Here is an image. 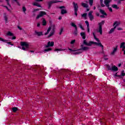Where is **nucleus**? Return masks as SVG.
<instances>
[{"label": "nucleus", "instance_id": "1", "mask_svg": "<svg viewBox=\"0 0 125 125\" xmlns=\"http://www.w3.org/2000/svg\"><path fill=\"white\" fill-rule=\"evenodd\" d=\"M57 8H59L61 10V13L62 15H64V14H67V12L66 9V7L65 6H62L60 7H57Z\"/></svg>", "mask_w": 125, "mask_h": 125}, {"label": "nucleus", "instance_id": "2", "mask_svg": "<svg viewBox=\"0 0 125 125\" xmlns=\"http://www.w3.org/2000/svg\"><path fill=\"white\" fill-rule=\"evenodd\" d=\"M21 45L22 47V49L23 50H28L29 48V44L27 42H21Z\"/></svg>", "mask_w": 125, "mask_h": 125}, {"label": "nucleus", "instance_id": "3", "mask_svg": "<svg viewBox=\"0 0 125 125\" xmlns=\"http://www.w3.org/2000/svg\"><path fill=\"white\" fill-rule=\"evenodd\" d=\"M72 4L74 9L75 15L78 16V10H79V6H78V3L73 2Z\"/></svg>", "mask_w": 125, "mask_h": 125}, {"label": "nucleus", "instance_id": "4", "mask_svg": "<svg viewBox=\"0 0 125 125\" xmlns=\"http://www.w3.org/2000/svg\"><path fill=\"white\" fill-rule=\"evenodd\" d=\"M43 15H46V12L44 11H40L39 12V14L37 15V17H36V19H39V18H41V17H42Z\"/></svg>", "mask_w": 125, "mask_h": 125}, {"label": "nucleus", "instance_id": "5", "mask_svg": "<svg viewBox=\"0 0 125 125\" xmlns=\"http://www.w3.org/2000/svg\"><path fill=\"white\" fill-rule=\"evenodd\" d=\"M92 13H93V11H90L88 14V16L90 21H92V20L94 19V17L93 16V15H92Z\"/></svg>", "mask_w": 125, "mask_h": 125}, {"label": "nucleus", "instance_id": "6", "mask_svg": "<svg viewBox=\"0 0 125 125\" xmlns=\"http://www.w3.org/2000/svg\"><path fill=\"white\" fill-rule=\"evenodd\" d=\"M94 42H90L89 43L86 42V40H84L83 41V44L84 45H87L88 46H90L91 44H93Z\"/></svg>", "mask_w": 125, "mask_h": 125}, {"label": "nucleus", "instance_id": "7", "mask_svg": "<svg viewBox=\"0 0 125 125\" xmlns=\"http://www.w3.org/2000/svg\"><path fill=\"white\" fill-rule=\"evenodd\" d=\"M57 2H62V1H57V0L49 1L48 2L49 8L51 7V5H52V4H53V3H57Z\"/></svg>", "mask_w": 125, "mask_h": 125}, {"label": "nucleus", "instance_id": "8", "mask_svg": "<svg viewBox=\"0 0 125 125\" xmlns=\"http://www.w3.org/2000/svg\"><path fill=\"white\" fill-rule=\"evenodd\" d=\"M54 45V42L49 41L47 43V45H45V48H47V47H49L50 46H53Z\"/></svg>", "mask_w": 125, "mask_h": 125}, {"label": "nucleus", "instance_id": "9", "mask_svg": "<svg viewBox=\"0 0 125 125\" xmlns=\"http://www.w3.org/2000/svg\"><path fill=\"white\" fill-rule=\"evenodd\" d=\"M81 48L79 49V50H83V51H86V50H88V49H89V48L88 47H83V44L81 45Z\"/></svg>", "mask_w": 125, "mask_h": 125}, {"label": "nucleus", "instance_id": "10", "mask_svg": "<svg viewBox=\"0 0 125 125\" xmlns=\"http://www.w3.org/2000/svg\"><path fill=\"white\" fill-rule=\"evenodd\" d=\"M93 44H96V45H98V46H100V47H102V51H103L104 49V46H103V45H102V44L101 43V42H93Z\"/></svg>", "mask_w": 125, "mask_h": 125}, {"label": "nucleus", "instance_id": "11", "mask_svg": "<svg viewBox=\"0 0 125 125\" xmlns=\"http://www.w3.org/2000/svg\"><path fill=\"white\" fill-rule=\"evenodd\" d=\"M111 1H112V0H104V3L105 5V6H106V7H109V6H110V4L109 3H110V2H111Z\"/></svg>", "mask_w": 125, "mask_h": 125}, {"label": "nucleus", "instance_id": "12", "mask_svg": "<svg viewBox=\"0 0 125 125\" xmlns=\"http://www.w3.org/2000/svg\"><path fill=\"white\" fill-rule=\"evenodd\" d=\"M35 35L38 37H42V36H43L42 32H38L37 31H35Z\"/></svg>", "mask_w": 125, "mask_h": 125}, {"label": "nucleus", "instance_id": "13", "mask_svg": "<svg viewBox=\"0 0 125 125\" xmlns=\"http://www.w3.org/2000/svg\"><path fill=\"white\" fill-rule=\"evenodd\" d=\"M120 48H122V51H124L125 49V42H122L120 44Z\"/></svg>", "mask_w": 125, "mask_h": 125}, {"label": "nucleus", "instance_id": "14", "mask_svg": "<svg viewBox=\"0 0 125 125\" xmlns=\"http://www.w3.org/2000/svg\"><path fill=\"white\" fill-rule=\"evenodd\" d=\"M118 50V45H116L115 48H114L113 51L111 52V55H114L116 52H117V51Z\"/></svg>", "mask_w": 125, "mask_h": 125}, {"label": "nucleus", "instance_id": "15", "mask_svg": "<svg viewBox=\"0 0 125 125\" xmlns=\"http://www.w3.org/2000/svg\"><path fill=\"white\" fill-rule=\"evenodd\" d=\"M118 70H119V68L115 65L113 66L111 68V71H113L114 72H117Z\"/></svg>", "mask_w": 125, "mask_h": 125}, {"label": "nucleus", "instance_id": "16", "mask_svg": "<svg viewBox=\"0 0 125 125\" xmlns=\"http://www.w3.org/2000/svg\"><path fill=\"white\" fill-rule=\"evenodd\" d=\"M99 11L101 14H103V15H104L105 16H107V13H105V11L104 10H102L101 9H99Z\"/></svg>", "mask_w": 125, "mask_h": 125}, {"label": "nucleus", "instance_id": "17", "mask_svg": "<svg viewBox=\"0 0 125 125\" xmlns=\"http://www.w3.org/2000/svg\"><path fill=\"white\" fill-rule=\"evenodd\" d=\"M98 30H97L98 33H100V35H102L103 31L102 30V27L101 26H99Z\"/></svg>", "mask_w": 125, "mask_h": 125}, {"label": "nucleus", "instance_id": "18", "mask_svg": "<svg viewBox=\"0 0 125 125\" xmlns=\"http://www.w3.org/2000/svg\"><path fill=\"white\" fill-rule=\"evenodd\" d=\"M81 37H82V39L83 40H85V38H86L85 33H84V32L81 33Z\"/></svg>", "mask_w": 125, "mask_h": 125}, {"label": "nucleus", "instance_id": "19", "mask_svg": "<svg viewBox=\"0 0 125 125\" xmlns=\"http://www.w3.org/2000/svg\"><path fill=\"white\" fill-rule=\"evenodd\" d=\"M116 28H117V26H114V28H111L108 32V34H112V33H113V32L115 31V29H116Z\"/></svg>", "mask_w": 125, "mask_h": 125}, {"label": "nucleus", "instance_id": "20", "mask_svg": "<svg viewBox=\"0 0 125 125\" xmlns=\"http://www.w3.org/2000/svg\"><path fill=\"white\" fill-rule=\"evenodd\" d=\"M51 30V26H49L47 30L46 33H45V36H46V35H48L49 34V32Z\"/></svg>", "mask_w": 125, "mask_h": 125}, {"label": "nucleus", "instance_id": "21", "mask_svg": "<svg viewBox=\"0 0 125 125\" xmlns=\"http://www.w3.org/2000/svg\"><path fill=\"white\" fill-rule=\"evenodd\" d=\"M81 5L83 6V7H85L86 8H87V7H88V5L83 2L81 3Z\"/></svg>", "mask_w": 125, "mask_h": 125}, {"label": "nucleus", "instance_id": "22", "mask_svg": "<svg viewBox=\"0 0 125 125\" xmlns=\"http://www.w3.org/2000/svg\"><path fill=\"white\" fill-rule=\"evenodd\" d=\"M112 7L113 8H115V9H119V8H120L119 7H118V5H117L116 4H112Z\"/></svg>", "mask_w": 125, "mask_h": 125}, {"label": "nucleus", "instance_id": "23", "mask_svg": "<svg viewBox=\"0 0 125 125\" xmlns=\"http://www.w3.org/2000/svg\"><path fill=\"white\" fill-rule=\"evenodd\" d=\"M13 112H14V113H15V112H17V111L18 110V108L16 107H14L12 108Z\"/></svg>", "mask_w": 125, "mask_h": 125}, {"label": "nucleus", "instance_id": "24", "mask_svg": "<svg viewBox=\"0 0 125 125\" xmlns=\"http://www.w3.org/2000/svg\"><path fill=\"white\" fill-rule=\"evenodd\" d=\"M4 19L5 21V23H7V21H8V18L7 17V15H5L4 16Z\"/></svg>", "mask_w": 125, "mask_h": 125}, {"label": "nucleus", "instance_id": "25", "mask_svg": "<svg viewBox=\"0 0 125 125\" xmlns=\"http://www.w3.org/2000/svg\"><path fill=\"white\" fill-rule=\"evenodd\" d=\"M93 35L94 36V39L95 40H96V41H97V42H100V41H99V39H98V38H96V36H95V34L94 33H93Z\"/></svg>", "mask_w": 125, "mask_h": 125}, {"label": "nucleus", "instance_id": "26", "mask_svg": "<svg viewBox=\"0 0 125 125\" xmlns=\"http://www.w3.org/2000/svg\"><path fill=\"white\" fill-rule=\"evenodd\" d=\"M120 22H118V21H115L114 23H113V26H115V27H117V26H119L120 25Z\"/></svg>", "mask_w": 125, "mask_h": 125}, {"label": "nucleus", "instance_id": "27", "mask_svg": "<svg viewBox=\"0 0 125 125\" xmlns=\"http://www.w3.org/2000/svg\"><path fill=\"white\" fill-rule=\"evenodd\" d=\"M33 5H35V6H38V7H42V6L37 2L34 3Z\"/></svg>", "mask_w": 125, "mask_h": 125}, {"label": "nucleus", "instance_id": "28", "mask_svg": "<svg viewBox=\"0 0 125 125\" xmlns=\"http://www.w3.org/2000/svg\"><path fill=\"white\" fill-rule=\"evenodd\" d=\"M7 36H10V37L13 36V33H11L10 31H8L7 33Z\"/></svg>", "mask_w": 125, "mask_h": 125}, {"label": "nucleus", "instance_id": "29", "mask_svg": "<svg viewBox=\"0 0 125 125\" xmlns=\"http://www.w3.org/2000/svg\"><path fill=\"white\" fill-rule=\"evenodd\" d=\"M73 35H74V36H77L78 35V28L75 29Z\"/></svg>", "mask_w": 125, "mask_h": 125}, {"label": "nucleus", "instance_id": "30", "mask_svg": "<svg viewBox=\"0 0 125 125\" xmlns=\"http://www.w3.org/2000/svg\"><path fill=\"white\" fill-rule=\"evenodd\" d=\"M0 41L3 42H8V40H4L0 37Z\"/></svg>", "mask_w": 125, "mask_h": 125}, {"label": "nucleus", "instance_id": "31", "mask_svg": "<svg viewBox=\"0 0 125 125\" xmlns=\"http://www.w3.org/2000/svg\"><path fill=\"white\" fill-rule=\"evenodd\" d=\"M42 25L43 26H45L46 25V21L44 19H43L42 21Z\"/></svg>", "mask_w": 125, "mask_h": 125}, {"label": "nucleus", "instance_id": "32", "mask_svg": "<svg viewBox=\"0 0 125 125\" xmlns=\"http://www.w3.org/2000/svg\"><path fill=\"white\" fill-rule=\"evenodd\" d=\"M50 50H52V49L51 48H49L48 49H45L44 50V52H47L48 51H50Z\"/></svg>", "mask_w": 125, "mask_h": 125}, {"label": "nucleus", "instance_id": "33", "mask_svg": "<svg viewBox=\"0 0 125 125\" xmlns=\"http://www.w3.org/2000/svg\"><path fill=\"white\" fill-rule=\"evenodd\" d=\"M71 25L72 27H74V28H75V29H78V27H77V25H76L75 23H74L73 22L71 23Z\"/></svg>", "mask_w": 125, "mask_h": 125}, {"label": "nucleus", "instance_id": "34", "mask_svg": "<svg viewBox=\"0 0 125 125\" xmlns=\"http://www.w3.org/2000/svg\"><path fill=\"white\" fill-rule=\"evenodd\" d=\"M105 21H102L100 23H99V26L102 27L103 25H104V22Z\"/></svg>", "mask_w": 125, "mask_h": 125}, {"label": "nucleus", "instance_id": "35", "mask_svg": "<svg viewBox=\"0 0 125 125\" xmlns=\"http://www.w3.org/2000/svg\"><path fill=\"white\" fill-rule=\"evenodd\" d=\"M106 67L107 70H110V71H112V68H111V66H110V65L106 64Z\"/></svg>", "mask_w": 125, "mask_h": 125}, {"label": "nucleus", "instance_id": "36", "mask_svg": "<svg viewBox=\"0 0 125 125\" xmlns=\"http://www.w3.org/2000/svg\"><path fill=\"white\" fill-rule=\"evenodd\" d=\"M54 35V31H51L48 36V38H50V37H52Z\"/></svg>", "mask_w": 125, "mask_h": 125}, {"label": "nucleus", "instance_id": "37", "mask_svg": "<svg viewBox=\"0 0 125 125\" xmlns=\"http://www.w3.org/2000/svg\"><path fill=\"white\" fill-rule=\"evenodd\" d=\"M89 3L91 6L93 4V0H89Z\"/></svg>", "mask_w": 125, "mask_h": 125}, {"label": "nucleus", "instance_id": "38", "mask_svg": "<svg viewBox=\"0 0 125 125\" xmlns=\"http://www.w3.org/2000/svg\"><path fill=\"white\" fill-rule=\"evenodd\" d=\"M85 23L86 25H87V27H89V22H88V21H85Z\"/></svg>", "mask_w": 125, "mask_h": 125}, {"label": "nucleus", "instance_id": "39", "mask_svg": "<svg viewBox=\"0 0 125 125\" xmlns=\"http://www.w3.org/2000/svg\"><path fill=\"white\" fill-rule=\"evenodd\" d=\"M65 50V49H56L55 50V51H64Z\"/></svg>", "mask_w": 125, "mask_h": 125}, {"label": "nucleus", "instance_id": "40", "mask_svg": "<svg viewBox=\"0 0 125 125\" xmlns=\"http://www.w3.org/2000/svg\"><path fill=\"white\" fill-rule=\"evenodd\" d=\"M121 76H122L123 77H125V70L122 71Z\"/></svg>", "mask_w": 125, "mask_h": 125}, {"label": "nucleus", "instance_id": "41", "mask_svg": "<svg viewBox=\"0 0 125 125\" xmlns=\"http://www.w3.org/2000/svg\"><path fill=\"white\" fill-rule=\"evenodd\" d=\"M7 4L9 5V7H11V5L9 4V0H6Z\"/></svg>", "mask_w": 125, "mask_h": 125}, {"label": "nucleus", "instance_id": "42", "mask_svg": "<svg viewBox=\"0 0 125 125\" xmlns=\"http://www.w3.org/2000/svg\"><path fill=\"white\" fill-rule=\"evenodd\" d=\"M87 15V13H84L83 14L82 16V17H84V18H85L86 17V16Z\"/></svg>", "mask_w": 125, "mask_h": 125}, {"label": "nucleus", "instance_id": "43", "mask_svg": "<svg viewBox=\"0 0 125 125\" xmlns=\"http://www.w3.org/2000/svg\"><path fill=\"white\" fill-rule=\"evenodd\" d=\"M63 28H62L61 29L60 32V35H62V32H63Z\"/></svg>", "mask_w": 125, "mask_h": 125}, {"label": "nucleus", "instance_id": "44", "mask_svg": "<svg viewBox=\"0 0 125 125\" xmlns=\"http://www.w3.org/2000/svg\"><path fill=\"white\" fill-rule=\"evenodd\" d=\"M75 42H76V40H72V41L70 43H71V44H73L75 43Z\"/></svg>", "mask_w": 125, "mask_h": 125}, {"label": "nucleus", "instance_id": "45", "mask_svg": "<svg viewBox=\"0 0 125 125\" xmlns=\"http://www.w3.org/2000/svg\"><path fill=\"white\" fill-rule=\"evenodd\" d=\"M22 10H23V12H25L27 11V9H26V7H22Z\"/></svg>", "mask_w": 125, "mask_h": 125}, {"label": "nucleus", "instance_id": "46", "mask_svg": "<svg viewBox=\"0 0 125 125\" xmlns=\"http://www.w3.org/2000/svg\"><path fill=\"white\" fill-rule=\"evenodd\" d=\"M110 12H113V9L111 7H107Z\"/></svg>", "mask_w": 125, "mask_h": 125}, {"label": "nucleus", "instance_id": "47", "mask_svg": "<svg viewBox=\"0 0 125 125\" xmlns=\"http://www.w3.org/2000/svg\"><path fill=\"white\" fill-rule=\"evenodd\" d=\"M115 77H118V78H121V75H118V73H116L115 74Z\"/></svg>", "mask_w": 125, "mask_h": 125}, {"label": "nucleus", "instance_id": "48", "mask_svg": "<svg viewBox=\"0 0 125 125\" xmlns=\"http://www.w3.org/2000/svg\"><path fill=\"white\" fill-rule=\"evenodd\" d=\"M80 53H82V52H74L73 53V54H75V55H77V54H80Z\"/></svg>", "mask_w": 125, "mask_h": 125}, {"label": "nucleus", "instance_id": "49", "mask_svg": "<svg viewBox=\"0 0 125 125\" xmlns=\"http://www.w3.org/2000/svg\"><path fill=\"white\" fill-rule=\"evenodd\" d=\"M101 5L102 7H105V5L103 4V2H101Z\"/></svg>", "mask_w": 125, "mask_h": 125}, {"label": "nucleus", "instance_id": "50", "mask_svg": "<svg viewBox=\"0 0 125 125\" xmlns=\"http://www.w3.org/2000/svg\"><path fill=\"white\" fill-rule=\"evenodd\" d=\"M79 26L82 30H83V25H82V24H79Z\"/></svg>", "mask_w": 125, "mask_h": 125}, {"label": "nucleus", "instance_id": "51", "mask_svg": "<svg viewBox=\"0 0 125 125\" xmlns=\"http://www.w3.org/2000/svg\"><path fill=\"white\" fill-rule=\"evenodd\" d=\"M7 43H8V44H10L11 45H14V44L11 43V42H7Z\"/></svg>", "mask_w": 125, "mask_h": 125}, {"label": "nucleus", "instance_id": "52", "mask_svg": "<svg viewBox=\"0 0 125 125\" xmlns=\"http://www.w3.org/2000/svg\"><path fill=\"white\" fill-rule=\"evenodd\" d=\"M117 30L118 31H122V30H123V28H122V27H119L117 28Z\"/></svg>", "mask_w": 125, "mask_h": 125}, {"label": "nucleus", "instance_id": "53", "mask_svg": "<svg viewBox=\"0 0 125 125\" xmlns=\"http://www.w3.org/2000/svg\"><path fill=\"white\" fill-rule=\"evenodd\" d=\"M100 17H101V18H105V16H104V15H101V16H100Z\"/></svg>", "mask_w": 125, "mask_h": 125}, {"label": "nucleus", "instance_id": "54", "mask_svg": "<svg viewBox=\"0 0 125 125\" xmlns=\"http://www.w3.org/2000/svg\"><path fill=\"white\" fill-rule=\"evenodd\" d=\"M96 16H100V14L99 13H96Z\"/></svg>", "mask_w": 125, "mask_h": 125}, {"label": "nucleus", "instance_id": "55", "mask_svg": "<svg viewBox=\"0 0 125 125\" xmlns=\"http://www.w3.org/2000/svg\"><path fill=\"white\" fill-rule=\"evenodd\" d=\"M16 37L14 36L12 38V40H16Z\"/></svg>", "mask_w": 125, "mask_h": 125}, {"label": "nucleus", "instance_id": "56", "mask_svg": "<svg viewBox=\"0 0 125 125\" xmlns=\"http://www.w3.org/2000/svg\"><path fill=\"white\" fill-rule=\"evenodd\" d=\"M68 49H69V50H70V51H76V50H72V49H71V48H68Z\"/></svg>", "mask_w": 125, "mask_h": 125}, {"label": "nucleus", "instance_id": "57", "mask_svg": "<svg viewBox=\"0 0 125 125\" xmlns=\"http://www.w3.org/2000/svg\"><path fill=\"white\" fill-rule=\"evenodd\" d=\"M18 29H19V30H22V28H21L20 26H18Z\"/></svg>", "mask_w": 125, "mask_h": 125}, {"label": "nucleus", "instance_id": "58", "mask_svg": "<svg viewBox=\"0 0 125 125\" xmlns=\"http://www.w3.org/2000/svg\"><path fill=\"white\" fill-rule=\"evenodd\" d=\"M40 26H41V24L40 23H38L37 27H40Z\"/></svg>", "mask_w": 125, "mask_h": 125}, {"label": "nucleus", "instance_id": "59", "mask_svg": "<svg viewBox=\"0 0 125 125\" xmlns=\"http://www.w3.org/2000/svg\"><path fill=\"white\" fill-rule=\"evenodd\" d=\"M87 29L88 33H89V27H87Z\"/></svg>", "mask_w": 125, "mask_h": 125}, {"label": "nucleus", "instance_id": "60", "mask_svg": "<svg viewBox=\"0 0 125 125\" xmlns=\"http://www.w3.org/2000/svg\"><path fill=\"white\" fill-rule=\"evenodd\" d=\"M39 10H40L39 9H36L34 10V11H39Z\"/></svg>", "mask_w": 125, "mask_h": 125}, {"label": "nucleus", "instance_id": "61", "mask_svg": "<svg viewBox=\"0 0 125 125\" xmlns=\"http://www.w3.org/2000/svg\"><path fill=\"white\" fill-rule=\"evenodd\" d=\"M62 19V17H59V20H61Z\"/></svg>", "mask_w": 125, "mask_h": 125}, {"label": "nucleus", "instance_id": "62", "mask_svg": "<svg viewBox=\"0 0 125 125\" xmlns=\"http://www.w3.org/2000/svg\"><path fill=\"white\" fill-rule=\"evenodd\" d=\"M36 1H42V0H36Z\"/></svg>", "mask_w": 125, "mask_h": 125}, {"label": "nucleus", "instance_id": "63", "mask_svg": "<svg viewBox=\"0 0 125 125\" xmlns=\"http://www.w3.org/2000/svg\"><path fill=\"white\" fill-rule=\"evenodd\" d=\"M100 2H103V0H100Z\"/></svg>", "mask_w": 125, "mask_h": 125}, {"label": "nucleus", "instance_id": "64", "mask_svg": "<svg viewBox=\"0 0 125 125\" xmlns=\"http://www.w3.org/2000/svg\"><path fill=\"white\" fill-rule=\"evenodd\" d=\"M123 51H124V55H125V50H124Z\"/></svg>", "mask_w": 125, "mask_h": 125}]
</instances>
